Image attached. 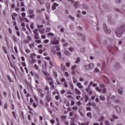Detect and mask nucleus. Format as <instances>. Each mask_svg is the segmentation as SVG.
<instances>
[{"instance_id": "c756f323", "label": "nucleus", "mask_w": 125, "mask_h": 125, "mask_svg": "<svg viewBox=\"0 0 125 125\" xmlns=\"http://www.w3.org/2000/svg\"><path fill=\"white\" fill-rule=\"evenodd\" d=\"M121 89H118V93L119 94H123V88H121Z\"/></svg>"}, {"instance_id": "4c0bfd02", "label": "nucleus", "mask_w": 125, "mask_h": 125, "mask_svg": "<svg viewBox=\"0 0 125 125\" xmlns=\"http://www.w3.org/2000/svg\"><path fill=\"white\" fill-rule=\"evenodd\" d=\"M49 42V40L47 39H45L44 41H43V43H48Z\"/></svg>"}, {"instance_id": "de8ad7c7", "label": "nucleus", "mask_w": 125, "mask_h": 125, "mask_svg": "<svg viewBox=\"0 0 125 125\" xmlns=\"http://www.w3.org/2000/svg\"><path fill=\"white\" fill-rule=\"evenodd\" d=\"M14 108H15L14 104H13L12 103L11 104V106L10 107L11 110H14Z\"/></svg>"}, {"instance_id": "603ef678", "label": "nucleus", "mask_w": 125, "mask_h": 125, "mask_svg": "<svg viewBox=\"0 0 125 125\" xmlns=\"http://www.w3.org/2000/svg\"><path fill=\"white\" fill-rule=\"evenodd\" d=\"M34 68L36 69V70H39V66L38 65H37V64H34Z\"/></svg>"}, {"instance_id": "72a5a7b5", "label": "nucleus", "mask_w": 125, "mask_h": 125, "mask_svg": "<svg viewBox=\"0 0 125 125\" xmlns=\"http://www.w3.org/2000/svg\"><path fill=\"white\" fill-rule=\"evenodd\" d=\"M7 79L9 82H10V83H13V81L11 80V78H10V77H9V76H7Z\"/></svg>"}, {"instance_id": "4be33fe9", "label": "nucleus", "mask_w": 125, "mask_h": 125, "mask_svg": "<svg viewBox=\"0 0 125 125\" xmlns=\"http://www.w3.org/2000/svg\"><path fill=\"white\" fill-rule=\"evenodd\" d=\"M75 92L77 94H78L79 95H80V94H81V91H80V90L78 89L77 88H75Z\"/></svg>"}, {"instance_id": "052dcab7", "label": "nucleus", "mask_w": 125, "mask_h": 125, "mask_svg": "<svg viewBox=\"0 0 125 125\" xmlns=\"http://www.w3.org/2000/svg\"><path fill=\"white\" fill-rule=\"evenodd\" d=\"M35 77L37 79H40V74H35Z\"/></svg>"}, {"instance_id": "774afa93", "label": "nucleus", "mask_w": 125, "mask_h": 125, "mask_svg": "<svg viewBox=\"0 0 125 125\" xmlns=\"http://www.w3.org/2000/svg\"><path fill=\"white\" fill-rule=\"evenodd\" d=\"M105 125H110V124H109V121H105Z\"/></svg>"}, {"instance_id": "680f3d73", "label": "nucleus", "mask_w": 125, "mask_h": 125, "mask_svg": "<svg viewBox=\"0 0 125 125\" xmlns=\"http://www.w3.org/2000/svg\"><path fill=\"white\" fill-rule=\"evenodd\" d=\"M39 102L41 105H43V101L42 100H40Z\"/></svg>"}, {"instance_id": "1a4fd4ad", "label": "nucleus", "mask_w": 125, "mask_h": 125, "mask_svg": "<svg viewBox=\"0 0 125 125\" xmlns=\"http://www.w3.org/2000/svg\"><path fill=\"white\" fill-rule=\"evenodd\" d=\"M44 91H47L46 94H50V92L49 91V87L48 85H46L45 87L44 88Z\"/></svg>"}, {"instance_id": "69168bd1", "label": "nucleus", "mask_w": 125, "mask_h": 125, "mask_svg": "<svg viewBox=\"0 0 125 125\" xmlns=\"http://www.w3.org/2000/svg\"><path fill=\"white\" fill-rule=\"evenodd\" d=\"M31 115H28V116H27V119L29 121H31Z\"/></svg>"}, {"instance_id": "4d7b16f0", "label": "nucleus", "mask_w": 125, "mask_h": 125, "mask_svg": "<svg viewBox=\"0 0 125 125\" xmlns=\"http://www.w3.org/2000/svg\"><path fill=\"white\" fill-rule=\"evenodd\" d=\"M69 50H70V51L71 52L74 51V50H75V49L72 47H69Z\"/></svg>"}, {"instance_id": "864d4df0", "label": "nucleus", "mask_w": 125, "mask_h": 125, "mask_svg": "<svg viewBox=\"0 0 125 125\" xmlns=\"http://www.w3.org/2000/svg\"><path fill=\"white\" fill-rule=\"evenodd\" d=\"M53 75L55 77V78H57V72L54 71L53 72Z\"/></svg>"}, {"instance_id": "cd10ccee", "label": "nucleus", "mask_w": 125, "mask_h": 125, "mask_svg": "<svg viewBox=\"0 0 125 125\" xmlns=\"http://www.w3.org/2000/svg\"><path fill=\"white\" fill-rule=\"evenodd\" d=\"M8 61H9V63L10 64L11 66L12 67V64L11 63V61H10V58L9 57V55H7Z\"/></svg>"}, {"instance_id": "412c9836", "label": "nucleus", "mask_w": 125, "mask_h": 125, "mask_svg": "<svg viewBox=\"0 0 125 125\" xmlns=\"http://www.w3.org/2000/svg\"><path fill=\"white\" fill-rule=\"evenodd\" d=\"M88 66L89 69H93V68L94 67V64H93V63H90L88 65Z\"/></svg>"}, {"instance_id": "9b49d317", "label": "nucleus", "mask_w": 125, "mask_h": 125, "mask_svg": "<svg viewBox=\"0 0 125 125\" xmlns=\"http://www.w3.org/2000/svg\"><path fill=\"white\" fill-rule=\"evenodd\" d=\"M85 90L89 95H91V94H92V90H91L89 87H88V88H86Z\"/></svg>"}, {"instance_id": "f03ea898", "label": "nucleus", "mask_w": 125, "mask_h": 125, "mask_svg": "<svg viewBox=\"0 0 125 125\" xmlns=\"http://www.w3.org/2000/svg\"><path fill=\"white\" fill-rule=\"evenodd\" d=\"M125 25H123L121 27L118 28L117 30L116 31V34L118 38H121L122 37V35L124 32H125Z\"/></svg>"}, {"instance_id": "a878e982", "label": "nucleus", "mask_w": 125, "mask_h": 125, "mask_svg": "<svg viewBox=\"0 0 125 125\" xmlns=\"http://www.w3.org/2000/svg\"><path fill=\"white\" fill-rule=\"evenodd\" d=\"M79 6V3L78 2H76L74 3V6L75 7V8H78V6Z\"/></svg>"}, {"instance_id": "58836bf2", "label": "nucleus", "mask_w": 125, "mask_h": 125, "mask_svg": "<svg viewBox=\"0 0 125 125\" xmlns=\"http://www.w3.org/2000/svg\"><path fill=\"white\" fill-rule=\"evenodd\" d=\"M34 46H35V44H34V43H30V44H29V47H30V48H33V47H34Z\"/></svg>"}, {"instance_id": "f3484780", "label": "nucleus", "mask_w": 125, "mask_h": 125, "mask_svg": "<svg viewBox=\"0 0 125 125\" xmlns=\"http://www.w3.org/2000/svg\"><path fill=\"white\" fill-rule=\"evenodd\" d=\"M115 50H116V51L118 50V48L117 47H114L113 48H110L109 50V52H111L112 53H113V51H114Z\"/></svg>"}, {"instance_id": "79ce46f5", "label": "nucleus", "mask_w": 125, "mask_h": 125, "mask_svg": "<svg viewBox=\"0 0 125 125\" xmlns=\"http://www.w3.org/2000/svg\"><path fill=\"white\" fill-rule=\"evenodd\" d=\"M81 61V59L79 57L77 58V60L75 62V63H79V62H80Z\"/></svg>"}, {"instance_id": "6e6552de", "label": "nucleus", "mask_w": 125, "mask_h": 125, "mask_svg": "<svg viewBox=\"0 0 125 125\" xmlns=\"http://www.w3.org/2000/svg\"><path fill=\"white\" fill-rule=\"evenodd\" d=\"M28 12H29V14H30V16H29V17H30V18H35V15L33 14L34 10H33V9H28Z\"/></svg>"}, {"instance_id": "473e14b6", "label": "nucleus", "mask_w": 125, "mask_h": 125, "mask_svg": "<svg viewBox=\"0 0 125 125\" xmlns=\"http://www.w3.org/2000/svg\"><path fill=\"white\" fill-rule=\"evenodd\" d=\"M25 51L27 54H29V53H31V50L29 49H26L25 50Z\"/></svg>"}, {"instance_id": "ea45409f", "label": "nucleus", "mask_w": 125, "mask_h": 125, "mask_svg": "<svg viewBox=\"0 0 125 125\" xmlns=\"http://www.w3.org/2000/svg\"><path fill=\"white\" fill-rule=\"evenodd\" d=\"M30 27L31 29H32V30H34V28H35V26H34V23H32L30 24Z\"/></svg>"}, {"instance_id": "39448f33", "label": "nucleus", "mask_w": 125, "mask_h": 125, "mask_svg": "<svg viewBox=\"0 0 125 125\" xmlns=\"http://www.w3.org/2000/svg\"><path fill=\"white\" fill-rule=\"evenodd\" d=\"M37 91L38 92V94L40 95V97L42 98H43L44 97V93H42V89L38 88Z\"/></svg>"}, {"instance_id": "4468645a", "label": "nucleus", "mask_w": 125, "mask_h": 125, "mask_svg": "<svg viewBox=\"0 0 125 125\" xmlns=\"http://www.w3.org/2000/svg\"><path fill=\"white\" fill-rule=\"evenodd\" d=\"M21 64L22 65V66L23 67H24V69L26 71V72L27 74H28V68H27V67H26V63L24 62H21Z\"/></svg>"}, {"instance_id": "7c9ffc66", "label": "nucleus", "mask_w": 125, "mask_h": 125, "mask_svg": "<svg viewBox=\"0 0 125 125\" xmlns=\"http://www.w3.org/2000/svg\"><path fill=\"white\" fill-rule=\"evenodd\" d=\"M12 39L13 40L14 42H17V38L16 37V36H12Z\"/></svg>"}, {"instance_id": "393cba45", "label": "nucleus", "mask_w": 125, "mask_h": 125, "mask_svg": "<svg viewBox=\"0 0 125 125\" xmlns=\"http://www.w3.org/2000/svg\"><path fill=\"white\" fill-rule=\"evenodd\" d=\"M61 69L62 70V71H65V70H66V68H65V66L63 65L62 63L61 64Z\"/></svg>"}, {"instance_id": "b1692460", "label": "nucleus", "mask_w": 125, "mask_h": 125, "mask_svg": "<svg viewBox=\"0 0 125 125\" xmlns=\"http://www.w3.org/2000/svg\"><path fill=\"white\" fill-rule=\"evenodd\" d=\"M77 85L78 86L79 88H83V86L80 83H77Z\"/></svg>"}, {"instance_id": "bf43d9fd", "label": "nucleus", "mask_w": 125, "mask_h": 125, "mask_svg": "<svg viewBox=\"0 0 125 125\" xmlns=\"http://www.w3.org/2000/svg\"><path fill=\"white\" fill-rule=\"evenodd\" d=\"M74 104H75V101H71V106H74Z\"/></svg>"}, {"instance_id": "c03bdc74", "label": "nucleus", "mask_w": 125, "mask_h": 125, "mask_svg": "<svg viewBox=\"0 0 125 125\" xmlns=\"http://www.w3.org/2000/svg\"><path fill=\"white\" fill-rule=\"evenodd\" d=\"M76 68H77V65H74L71 67V70H73V71H74V70H75Z\"/></svg>"}, {"instance_id": "37998d69", "label": "nucleus", "mask_w": 125, "mask_h": 125, "mask_svg": "<svg viewBox=\"0 0 125 125\" xmlns=\"http://www.w3.org/2000/svg\"><path fill=\"white\" fill-rule=\"evenodd\" d=\"M47 111L49 112V113H50L51 115L52 114V110H51V109H50V108H48Z\"/></svg>"}, {"instance_id": "a19ab883", "label": "nucleus", "mask_w": 125, "mask_h": 125, "mask_svg": "<svg viewBox=\"0 0 125 125\" xmlns=\"http://www.w3.org/2000/svg\"><path fill=\"white\" fill-rule=\"evenodd\" d=\"M64 53L66 55H70V54H71V53H70V52H69V51H65Z\"/></svg>"}, {"instance_id": "f257e3e1", "label": "nucleus", "mask_w": 125, "mask_h": 125, "mask_svg": "<svg viewBox=\"0 0 125 125\" xmlns=\"http://www.w3.org/2000/svg\"><path fill=\"white\" fill-rule=\"evenodd\" d=\"M43 74L44 76H46V81H48V82H49V83L51 86V88H52V89H54L55 86H54V84H53V79H52V78H51L50 74H49V73H48L46 71H43Z\"/></svg>"}, {"instance_id": "0e129e2a", "label": "nucleus", "mask_w": 125, "mask_h": 125, "mask_svg": "<svg viewBox=\"0 0 125 125\" xmlns=\"http://www.w3.org/2000/svg\"><path fill=\"white\" fill-rule=\"evenodd\" d=\"M42 27H43V25L42 24L37 25V28H42Z\"/></svg>"}, {"instance_id": "bb28decb", "label": "nucleus", "mask_w": 125, "mask_h": 125, "mask_svg": "<svg viewBox=\"0 0 125 125\" xmlns=\"http://www.w3.org/2000/svg\"><path fill=\"white\" fill-rule=\"evenodd\" d=\"M99 97L100 100H102V101H104V100H105V97H104V96L101 95Z\"/></svg>"}, {"instance_id": "6ab92c4d", "label": "nucleus", "mask_w": 125, "mask_h": 125, "mask_svg": "<svg viewBox=\"0 0 125 125\" xmlns=\"http://www.w3.org/2000/svg\"><path fill=\"white\" fill-rule=\"evenodd\" d=\"M37 56V55L35 53H31L30 54V57L31 59H34Z\"/></svg>"}, {"instance_id": "7ed1b4c3", "label": "nucleus", "mask_w": 125, "mask_h": 125, "mask_svg": "<svg viewBox=\"0 0 125 125\" xmlns=\"http://www.w3.org/2000/svg\"><path fill=\"white\" fill-rule=\"evenodd\" d=\"M100 87L101 89H100L99 87H96V90L99 92H101V91H102L103 93H106V92H107V90L106 89V88H105L104 84H101Z\"/></svg>"}, {"instance_id": "f8f14e48", "label": "nucleus", "mask_w": 125, "mask_h": 125, "mask_svg": "<svg viewBox=\"0 0 125 125\" xmlns=\"http://www.w3.org/2000/svg\"><path fill=\"white\" fill-rule=\"evenodd\" d=\"M114 108L116 110L117 113L118 114H120V113H121V108L118 106H114Z\"/></svg>"}, {"instance_id": "a211bd4d", "label": "nucleus", "mask_w": 125, "mask_h": 125, "mask_svg": "<svg viewBox=\"0 0 125 125\" xmlns=\"http://www.w3.org/2000/svg\"><path fill=\"white\" fill-rule=\"evenodd\" d=\"M2 50L3 52L5 53V54H8L7 50L6 49V47L4 46L2 47Z\"/></svg>"}, {"instance_id": "338daca9", "label": "nucleus", "mask_w": 125, "mask_h": 125, "mask_svg": "<svg viewBox=\"0 0 125 125\" xmlns=\"http://www.w3.org/2000/svg\"><path fill=\"white\" fill-rule=\"evenodd\" d=\"M4 109H7V104H4Z\"/></svg>"}, {"instance_id": "ddd939ff", "label": "nucleus", "mask_w": 125, "mask_h": 125, "mask_svg": "<svg viewBox=\"0 0 125 125\" xmlns=\"http://www.w3.org/2000/svg\"><path fill=\"white\" fill-rule=\"evenodd\" d=\"M77 35L78 37H82V41H85V37H84V35H83L82 33H77Z\"/></svg>"}, {"instance_id": "e2e57ef3", "label": "nucleus", "mask_w": 125, "mask_h": 125, "mask_svg": "<svg viewBox=\"0 0 125 125\" xmlns=\"http://www.w3.org/2000/svg\"><path fill=\"white\" fill-rule=\"evenodd\" d=\"M64 75L65 77H69V73L67 72H65Z\"/></svg>"}, {"instance_id": "9d476101", "label": "nucleus", "mask_w": 125, "mask_h": 125, "mask_svg": "<svg viewBox=\"0 0 125 125\" xmlns=\"http://www.w3.org/2000/svg\"><path fill=\"white\" fill-rule=\"evenodd\" d=\"M46 100L48 103L50 102V101H51V96H50V94H47L46 96Z\"/></svg>"}, {"instance_id": "09e8293b", "label": "nucleus", "mask_w": 125, "mask_h": 125, "mask_svg": "<svg viewBox=\"0 0 125 125\" xmlns=\"http://www.w3.org/2000/svg\"><path fill=\"white\" fill-rule=\"evenodd\" d=\"M33 106L34 108H37L38 107V104L36 103L33 104Z\"/></svg>"}, {"instance_id": "0eeeda50", "label": "nucleus", "mask_w": 125, "mask_h": 125, "mask_svg": "<svg viewBox=\"0 0 125 125\" xmlns=\"http://www.w3.org/2000/svg\"><path fill=\"white\" fill-rule=\"evenodd\" d=\"M103 28L105 34H111V30L107 28V26L105 24H103Z\"/></svg>"}, {"instance_id": "20e7f679", "label": "nucleus", "mask_w": 125, "mask_h": 125, "mask_svg": "<svg viewBox=\"0 0 125 125\" xmlns=\"http://www.w3.org/2000/svg\"><path fill=\"white\" fill-rule=\"evenodd\" d=\"M51 44H59V40H56V38L52 37L50 41Z\"/></svg>"}, {"instance_id": "a18cd8bd", "label": "nucleus", "mask_w": 125, "mask_h": 125, "mask_svg": "<svg viewBox=\"0 0 125 125\" xmlns=\"http://www.w3.org/2000/svg\"><path fill=\"white\" fill-rule=\"evenodd\" d=\"M47 36H49L50 37H53V36H54V34L51 32H50L47 34Z\"/></svg>"}, {"instance_id": "13d9d810", "label": "nucleus", "mask_w": 125, "mask_h": 125, "mask_svg": "<svg viewBox=\"0 0 125 125\" xmlns=\"http://www.w3.org/2000/svg\"><path fill=\"white\" fill-rule=\"evenodd\" d=\"M95 73H98L99 72V69L97 68H96L94 70Z\"/></svg>"}, {"instance_id": "dca6fc26", "label": "nucleus", "mask_w": 125, "mask_h": 125, "mask_svg": "<svg viewBox=\"0 0 125 125\" xmlns=\"http://www.w3.org/2000/svg\"><path fill=\"white\" fill-rule=\"evenodd\" d=\"M56 6H58V4L56 3H54L53 5L52 6V10H55V9H56Z\"/></svg>"}, {"instance_id": "2f4dec72", "label": "nucleus", "mask_w": 125, "mask_h": 125, "mask_svg": "<svg viewBox=\"0 0 125 125\" xmlns=\"http://www.w3.org/2000/svg\"><path fill=\"white\" fill-rule=\"evenodd\" d=\"M12 114L13 115L14 119H17V117H16V114H15V112L12 111Z\"/></svg>"}, {"instance_id": "f704fd0d", "label": "nucleus", "mask_w": 125, "mask_h": 125, "mask_svg": "<svg viewBox=\"0 0 125 125\" xmlns=\"http://www.w3.org/2000/svg\"><path fill=\"white\" fill-rule=\"evenodd\" d=\"M89 125V122L87 121L85 123H81L80 125Z\"/></svg>"}, {"instance_id": "5fc2aeb1", "label": "nucleus", "mask_w": 125, "mask_h": 125, "mask_svg": "<svg viewBox=\"0 0 125 125\" xmlns=\"http://www.w3.org/2000/svg\"><path fill=\"white\" fill-rule=\"evenodd\" d=\"M72 110H73L74 111H76V110H78V107L77 106L72 107Z\"/></svg>"}, {"instance_id": "c9c22d12", "label": "nucleus", "mask_w": 125, "mask_h": 125, "mask_svg": "<svg viewBox=\"0 0 125 125\" xmlns=\"http://www.w3.org/2000/svg\"><path fill=\"white\" fill-rule=\"evenodd\" d=\"M58 95H56L55 96V99H56L57 100H59V98H60V95H59V94H58Z\"/></svg>"}, {"instance_id": "423d86ee", "label": "nucleus", "mask_w": 125, "mask_h": 125, "mask_svg": "<svg viewBox=\"0 0 125 125\" xmlns=\"http://www.w3.org/2000/svg\"><path fill=\"white\" fill-rule=\"evenodd\" d=\"M33 33L34 34V39H35V40H39L40 37H39V33H38V29H34Z\"/></svg>"}, {"instance_id": "c85d7f7f", "label": "nucleus", "mask_w": 125, "mask_h": 125, "mask_svg": "<svg viewBox=\"0 0 125 125\" xmlns=\"http://www.w3.org/2000/svg\"><path fill=\"white\" fill-rule=\"evenodd\" d=\"M86 116L87 117H89V118H90V119L92 118V117H91V112L87 113Z\"/></svg>"}, {"instance_id": "8fccbe9b", "label": "nucleus", "mask_w": 125, "mask_h": 125, "mask_svg": "<svg viewBox=\"0 0 125 125\" xmlns=\"http://www.w3.org/2000/svg\"><path fill=\"white\" fill-rule=\"evenodd\" d=\"M65 81H66V80H65V78H61V83H65Z\"/></svg>"}, {"instance_id": "49530a36", "label": "nucleus", "mask_w": 125, "mask_h": 125, "mask_svg": "<svg viewBox=\"0 0 125 125\" xmlns=\"http://www.w3.org/2000/svg\"><path fill=\"white\" fill-rule=\"evenodd\" d=\"M57 55H58V56H60L59 57L60 59H61L62 55L60 52H58Z\"/></svg>"}, {"instance_id": "aec40b11", "label": "nucleus", "mask_w": 125, "mask_h": 125, "mask_svg": "<svg viewBox=\"0 0 125 125\" xmlns=\"http://www.w3.org/2000/svg\"><path fill=\"white\" fill-rule=\"evenodd\" d=\"M29 62L30 64H35V63H36V60H35V59H31Z\"/></svg>"}, {"instance_id": "6e6d98bb", "label": "nucleus", "mask_w": 125, "mask_h": 125, "mask_svg": "<svg viewBox=\"0 0 125 125\" xmlns=\"http://www.w3.org/2000/svg\"><path fill=\"white\" fill-rule=\"evenodd\" d=\"M76 104L77 106H80V105H82V103H81V101H78L76 103Z\"/></svg>"}, {"instance_id": "2eb2a0df", "label": "nucleus", "mask_w": 125, "mask_h": 125, "mask_svg": "<svg viewBox=\"0 0 125 125\" xmlns=\"http://www.w3.org/2000/svg\"><path fill=\"white\" fill-rule=\"evenodd\" d=\"M55 48H56V46H53L51 48V52L53 53V54H55V53H56Z\"/></svg>"}, {"instance_id": "3c124183", "label": "nucleus", "mask_w": 125, "mask_h": 125, "mask_svg": "<svg viewBox=\"0 0 125 125\" xmlns=\"http://www.w3.org/2000/svg\"><path fill=\"white\" fill-rule=\"evenodd\" d=\"M33 102H34V100H33V98H31L30 99V103L29 104L30 105H31L32 104V103H33Z\"/></svg>"}, {"instance_id": "e433bc0d", "label": "nucleus", "mask_w": 125, "mask_h": 125, "mask_svg": "<svg viewBox=\"0 0 125 125\" xmlns=\"http://www.w3.org/2000/svg\"><path fill=\"white\" fill-rule=\"evenodd\" d=\"M67 98H68V99H72V100H74V97H73L72 95H68Z\"/></svg>"}, {"instance_id": "5701e85b", "label": "nucleus", "mask_w": 125, "mask_h": 125, "mask_svg": "<svg viewBox=\"0 0 125 125\" xmlns=\"http://www.w3.org/2000/svg\"><path fill=\"white\" fill-rule=\"evenodd\" d=\"M84 98H85V102L86 103V102H87V101H88V100L89 99L88 95H85Z\"/></svg>"}]
</instances>
